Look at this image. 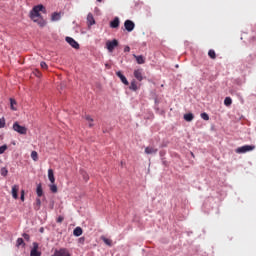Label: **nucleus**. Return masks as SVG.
Listing matches in <instances>:
<instances>
[{"instance_id": "f257e3e1", "label": "nucleus", "mask_w": 256, "mask_h": 256, "mask_svg": "<svg viewBox=\"0 0 256 256\" xmlns=\"http://www.w3.org/2000/svg\"><path fill=\"white\" fill-rule=\"evenodd\" d=\"M41 11L42 13H47V10L45 9V6H43V4L34 6L30 11V19H35V17H41Z\"/></svg>"}, {"instance_id": "f03ea898", "label": "nucleus", "mask_w": 256, "mask_h": 256, "mask_svg": "<svg viewBox=\"0 0 256 256\" xmlns=\"http://www.w3.org/2000/svg\"><path fill=\"white\" fill-rule=\"evenodd\" d=\"M12 129L19 135H27V127L21 126L17 121L13 123Z\"/></svg>"}, {"instance_id": "7ed1b4c3", "label": "nucleus", "mask_w": 256, "mask_h": 256, "mask_svg": "<svg viewBox=\"0 0 256 256\" xmlns=\"http://www.w3.org/2000/svg\"><path fill=\"white\" fill-rule=\"evenodd\" d=\"M117 47H119V41L117 39H113L112 41L109 40L106 42V49L109 51V53H113Z\"/></svg>"}, {"instance_id": "20e7f679", "label": "nucleus", "mask_w": 256, "mask_h": 256, "mask_svg": "<svg viewBox=\"0 0 256 256\" xmlns=\"http://www.w3.org/2000/svg\"><path fill=\"white\" fill-rule=\"evenodd\" d=\"M255 145H244L242 147H238L236 149V153L243 154V153H249V151H254Z\"/></svg>"}, {"instance_id": "39448f33", "label": "nucleus", "mask_w": 256, "mask_h": 256, "mask_svg": "<svg viewBox=\"0 0 256 256\" xmlns=\"http://www.w3.org/2000/svg\"><path fill=\"white\" fill-rule=\"evenodd\" d=\"M31 19L34 23H37V25H39V27H45V25H47V21H45V19H43V16H38L35 18H31Z\"/></svg>"}, {"instance_id": "423d86ee", "label": "nucleus", "mask_w": 256, "mask_h": 256, "mask_svg": "<svg viewBox=\"0 0 256 256\" xmlns=\"http://www.w3.org/2000/svg\"><path fill=\"white\" fill-rule=\"evenodd\" d=\"M30 256H41V252L39 251V244L37 242H33V248L30 251Z\"/></svg>"}, {"instance_id": "0eeeda50", "label": "nucleus", "mask_w": 256, "mask_h": 256, "mask_svg": "<svg viewBox=\"0 0 256 256\" xmlns=\"http://www.w3.org/2000/svg\"><path fill=\"white\" fill-rule=\"evenodd\" d=\"M124 27H125L126 31H128V33H131V31H133V29H135V22L131 21V20H126L124 22Z\"/></svg>"}, {"instance_id": "6e6552de", "label": "nucleus", "mask_w": 256, "mask_h": 256, "mask_svg": "<svg viewBox=\"0 0 256 256\" xmlns=\"http://www.w3.org/2000/svg\"><path fill=\"white\" fill-rule=\"evenodd\" d=\"M65 41L69 43L73 47V49H79V43L75 41V39H73L72 37L67 36L65 38Z\"/></svg>"}, {"instance_id": "1a4fd4ad", "label": "nucleus", "mask_w": 256, "mask_h": 256, "mask_svg": "<svg viewBox=\"0 0 256 256\" xmlns=\"http://www.w3.org/2000/svg\"><path fill=\"white\" fill-rule=\"evenodd\" d=\"M121 21L119 20V17H115L111 22H110V27L111 29H118Z\"/></svg>"}, {"instance_id": "9d476101", "label": "nucleus", "mask_w": 256, "mask_h": 256, "mask_svg": "<svg viewBox=\"0 0 256 256\" xmlns=\"http://www.w3.org/2000/svg\"><path fill=\"white\" fill-rule=\"evenodd\" d=\"M134 77L137 79V81H143V70L137 69L134 71Z\"/></svg>"}, {"instance_id": "9b49d317", "label": "nucleus", "mask_w": 256, "mask_h": 256, "mask_svg": "<svg viewBox=\"0 0 256 256\" xmlns=\"http://www.w3.org/2000/svg\"><path fill=\"white\" fill-rule=\"evenodd\" d=\"M117 77H119L120 81L124 84V85H129V81L127 80V77H125V75H123V73H121V71L116 72Z\"/></svg>"}, {"instance_id": "f8f14e48", "label": "nucleus", "mask_w": 256, "mask_h": 256, "mask_svg": "<svg viewBox=\"0 0 256 256\" xmlns=\"http://www.w3.org/2000/svg\"><path fill=\"white\" fill-rule=\"evenodd\" d=\"M133 57L136 59V63H138V65H144L145 57L143 55H135V54H133Z\"/></svg>"}, {"instance_id": "ddd939ff", "label": "nucleus", "mask_w": 256, "mask_h": 256, "mask_svg": "<svg viewBox=\"0 0 256 256\" xmlns=\"http://www.w3.org/2000/svg\"><path fill=\"white\" fill-rule=\"evenodd\" d=\"M17 193H19V185L12 186V197H13V199H19V195Z\"/></svg>"}, {"instance_id": "4468645a", "label": "nucleus", "mask_w": 256, "mask_h": 256, "mask_svg": "<svg viewBox=\"0 0 256 256\" xmlns=\"http://www.w3.org/2000/svg\"><path fill=\"white\" fill-rule=\"evenodd\" d=\"M87 24H88V27H91L92 25H95V18L93 17L92 13H89L87 15Z\"/></svg>"}, {"instance_id": "2eb2a0df", "label": "nucleus", "mask_w": 256, "mask_h": 256, "mask_svg": "<svg viewBox=\"0 0 256 256\" xmlns=\"http://www.w3.org/2000/svg\"><path fill=\"white\" fill-rule=\"evenodd\" d=\"M158 149L154 147H146L145 153L146 155H155L157 153Z\"/></svg>"}, {"instance_id": "dca6fc26", "label": "nucleus", "mask_w": 256, "mask_h": 256, "mask_svg": "<svg viewBox=\"0 0 256 256\" xmlns=\"http://www.w3.org/2000/svg\"><path fill=\"white\" fill-rule=\"evenodd\" d=\"M73 235L75 237H81V235H83V229L81 227H76L74 230H73Z\"/></svg>"}, {"instance_id": "f3484780", "label": "nucleus", "mask_w": 256, "mask_h": 256, "mask_svg": "<svg viewBox=\"0 0 256 256\" xmlns=\"http://www.w3.org/2000/svg\"><path fill=\"white\" fill-rule=\"evenodd\" d=\"M48 179L50 183H55V174L53 173V169L48 170Z\"/></svg>"}, {"instance_id": "a211bd4d", "label": "nucleus", "mask_w": 256, "mask_h": 256, "mask_svg": "<svg viewBox=\"0 0 256 256\" xmlns=\"http://www.w3.org/2000/svg\"><path fill=\"white\" fill-rule=\"evenodd\" d=\"M61 20V13L54 12L51 16V21H60Z\"/></svg>"}, {"instance_id": "6ab92c4d", "label": "nucleus", "mask_w": 256, "mask_h": 256, "mask_svg": "<svg viewBox=\"0 0 256 256\" xmlns=\"http://www.w3.org/2000/svg\"><path fill=\"white\" fill-rule=\"evenodd\" d=\"M36 193L38 197H43V187L41 186V184L37 185Z\"/></svg>"}, {"instance_id": "aec40b11", "label": "nucleus", "mask_w": 256, "mask_h": 256, "mask_svg": "<svg viewBox=\"0 0 256 256\" xmlns=\"http://www.w3.org/2000/svg\"><path fill=\"white\" fill-rule=\"evenodd\" d=\"M129 89L131 91H137V89H139V87L137 86V82H135V80L131 81Z\"/></svg>"}, {"instance_id": "412c9836", "label": "nucleus", "mask_w": 256, "mask_h": 256, "mask_svg": "<svg viewBox=\"0 0 256 256\" xmlns=\"http://www.w3.org/2000/svg\"><path fill=\"white\" fill-rule=\"evenodd\" d=\"M15 105H17V101H15L13 98H10V107L12 111H17V107H15Z\"/></svg>"}, {"instance_id": "4be33fe9", "label": "nucleus", "mask_w": 256, "mask_h": 256, "mask_svg": "<svg viewBox=\"0 0 256 256\" xmlns=\"http://www.w3.org/2000/svg\"><path fill=\"white\" fill-rule=\"evenodd\" d=\"M194 117L195 116H193V113H187V114L184 115L185 121H188V122L193 121Z\"/></svg>"}, {"instance_id": "5701e85b", "label": "nucleus", "mask_w": 256, "mask_h": 256, "mask_svg": "<svg viewBox=\"0 0 256 256\" xmlns=\"http://www.w3.org/2000/svg\"><path fill=\"white\" fill-rule=\"evenodd\" d=\"M34 209H35V211H39V209H41V199L40 198L36 199V203L34 205Z\"/></svg>"}, {"instance_id": "b1692460", "label": "nucleus", "mask_w": 256, "mask_h": 256, "mask_svg": "<svg viewBox=\"0 0 256 256\" xmlns=\"http://www.w3.org/2000/svg\"><path fill=\"white\" fill-rule=\"evenodd\" d=\"M80 175H82L84 181H89V174L85 170H80Z\"/></svg>"}, {"instance_id": "393cba45", "label": "nucleus", "mask_w": 256, "mask_h": 256, "mask_svg": "<svg viewBox=\"0 0 256 256\" xmlns=\"http://www.w3.org/2000/svg\"><path fill=\"white\" fill-rule=\"evenodd\" d=\"M232 103H233V100L231 99V97H226L224 99V105H226V107L231 106Z\"/></svg>"}, {"instance_id": "a878e982", "label": "nucleus", "mask_w": 256, "mask_h": 256, "mask_svg": "<svg viewBox=\"0 0 256 256\" xmlns=\"http://www.w3.org/2000/svg\"><path fill=\"white\" fill-rule=\"evenodd\" d=\"M21 245L25 247V241H23V238H18L16 240V247H21Z\"/></svg>"}, {"instance_id": "bb28decb", "label": "nucleus", "mask_w": 256, "mask_h": 256, "mask_svg": "<svg viewBox=\"0 0 256 256\" xmlns=\"http://www.w3.org/2000/svg\"><path fill=\"white\" fill-rule=\"evenodd\" d=\"M208 56L210 59H217V54L215 53V50H209Z\"/></svg>"}, {"instance_id": "cd10ccee", "label": "nucleus", "mask_w": 256, "mask_h": 256, "mask_svg": "<svg viewBox=\"0 0 256 256\" xmlns=\"http://www.w3.org/2000/svg\"><path fill=\"white\" fill-rule=\"evenodd\" d=\"M31 158L33 161H38L39 160V154H37V151H32L31 152Z\"/></svg>"}, {"instance_id": "c85d7f7f", "label": "nucleus", "mask_w": 256, "mask_h": 256, "mask_svg": "<svg viewBox=\"0 0 256 256\" xmlns=\"http://www.w3.org/2000/svg\"><path fill=\"white\" fill-rule=\"evenodd\" d=\"M102 241H104L105 245H108V247H111V245H113V242L109 238L102 237Z\"/></svg>"}, {"instance_id": "c756f323", "label": "nucleus", "mask_w": 256, "mask_h": 256, "mask_svg": "<svg viewBox=\"0 0 256 256\" xmlns=\"http://www.w3.org/2000/svg\"><path fill=\"white\" fill-rule=\"evenodd\" d=\"M85 119H86V121H88L89 127H93V119H92V117L89 116V115H86Z\"/></svg>"}, {"instance_id": "7c9ffc66", "label": "nucleus", "mask_w": 256, "mask_h": 256, "mask_svg": "<svg viewBox=\"0 0 256 256\" xmlns=\"http://www.w3.org/2000/svg\"><path fill=\"white\" fill-rule=\"evenodd\" d=\"M0 173H1L2 177H7L9 170H7V168L3 167V168H1Z\"/></svg>"}, {"instance_id": "2f4dec72", "label": "nucleus", "mask_w": 256, "mask_h": 256, "mask_svg": "<svg viewBox=\"0 0 256 256\" xmlns=\"http://www.w3.org/2000/svg\"><path fill=\"white\" fill-rule=\"evenodd\" d=\"M50 191L52 193H57V185L55 183H51L50 185Z\"/></svg>"}, {"instance_id": "473e14b6", "label": "nucleus", "mask_w": 256, "mask_h": 256, "mask_svg": "<svg viewBox=\"0 0 256 256\" xmlns=\"http://www.w3.org/2000/svg\"><path fill=\"white\" fill-rule=\"evenodd\" d=\"M201 119H203L204 121H209V114L205 112L201 113Z\"/></svg>"}, {"instance_id": "72a5a7b5", "label": "nucleus", "mask_w": 256, "mask_h": 256, "mask_svg": "<svg viewBox=\"0 0 256 256\" xmlns=\"http://www.w3.org/2000/svg\"><path fill=\"white\" fill-rule=\"evenodd\" d=\"M6 149H7V144L0 146V155H3Z\"/></svg>"}, {"instance_id": "f704fd0d", "label": "nucleus", "mask_w": 256, "mask_h": 256, "mask_svg": "<svg viewBox=\"0 0 256 256\" xmlns=\"http://www.w3.org/2000/svg\"><path fill=\"white\" fill-rule=\"evenodd\" d=\"M5 127V118L0 119V129Z\"/></svg>"}, {"instance_id": "c9c22d12", "label": "nucleus", "mask_w": 256, "mask_h": 256, "mask_svg": "<svg viewBox=\"0 0 256 256\" xmlns=\"http://www.w3.org/2000/svg\"><path fill=\"white\" fill-rule=\"evenodd\" d=\"M22 237L25 239V241H29L31 239V237L27 233H23Z\"/></svg>"}, {"instance_id": "e433bc0d", "label": "nucleus", "mask_w": 256, "mask_h": 256, "mask_svg": "<svg viewBox=\"0 0 256 256\" xmlns=\"http://www.w3.org/2000/svg\"><path fill=\"white\" fill-rule=\"evenodd\" d=\"M20 199H21V201H25V190H21Z\"/></svg>"}, {"instance_id": "4c0bfd02", "label": "nucleus", "mask_w": 256, "mask_h": 256, "mask_svg": "<svg viewBox=\"0 0 256 256\" xmlns=\"http://www.w3.org/2000/svg\"><path fill=\"white\" fill-rule=\"evenodd\" d=\"M64 219L65 218L63 216H59L56 221L57 223H63Z\"/></svg>"}, {"instance_id": "58836bf2", "label": "nucleus", "mask_w": 256, "mask_h": 256, "mask_svg": "<svg viewBox=\"0 0 256 256\" xmlns=\"http://www.w3.org/2000/svg\"><path fill=\"white\" fill-rule=\"evenodd\" d=\"M40 66H41L42 69H47V67H48L47 63H45V62H41Z\"/></svg>"}, {"instance_id": "ea45409f", "label": "nucleus", "mask_w": 256, "mask_h": 256, "mask_svg": "<svg viewBox=\"0 0 256 256\" xmlns=\"http://www.w3.org/2000/svg\"><path fill=\"white\" fill-rule=\"evenodd\" d=\"M129 51H131V48L129 46H125L124 52L125 53H129Z\"/></svg>"}, {"instance_id": "a19ab883", "label": "nucleus", "mask_w": 256, "mask_h": 256, "mask_svg": "<svg viewBox=\"0 0 256 256\" xmlns=\"http://www.w3.org/2000/svg\"><path fill=\"white\" fill-rule=\"evenodd\" d=\"M79 242H80V243H85V238H80V239H79Z\"/></svg>"}, {"instance_id": "79ce46f5", "label": "nucleus", "mask_w": 256, "mask_h": 256, "mask_svg": "<svg viewBox=\"0 0 256 256\" xmlns=\"http://www.w3.org/2000/svg\"><path fill=\"white\" fill-rule=\"evenodd\" d=\"M40 233H43V228L40 229Z\"/></svg>"}, {"instance_id": "37998d69", "label": "nucleus", "mask_w": 256, "mask_h": 256, "mask_svg": "<svg viewBox=\"0 0 256 256\" xmlns=\"http://www.w3.org/2000/svg\"><path fill=\"white\" fill-rule=\"evenodd\" d=\"M36 75H37V77H39V72H38V71H37V74H36Z\"/></svg>"}, {"instance_id": "c03bdc74", "label": "nucleus", "mask_w": 256, "mask_h": 256, "mask_svg": "<svg viewBox=\"0 0 256 256\" xmlns=\"http://www.w3.org/2000/svg\"><path fill=\"white\" fill-rule=\"evenodd\" d=\"M99 3H101V1H103V0H97Z\"/></svg>"}, {"instance_id": "a18cd8bd", "label": "nucleus", "mask_w": 256, "mask_h": 256, "mask_svg": "<svg viewBox=\"0 0 256 256\" xmlns=\"http://www.w3.org/2000/svg\"><path fill=\"white\" fill-rule=\"evenodd\" d=\"M106 67H109V64H106Z\"/></svg>"}]
</instances>
